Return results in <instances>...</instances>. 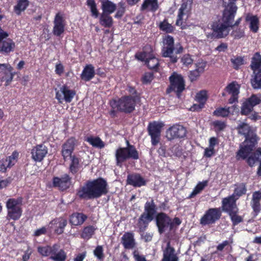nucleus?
<instances>
[{
	"label": "nucleus",
	"instance_id": "obj_1",
	"mask_svg": "<svg viewBox=\"0 0 261 261\" xmlns=\"http://www.w3.org/2000/svg\"><path fill=\"white\" fill-rule=\"evenodd\" d=\"M239 134L245 137L243 142L240 144L239 149L236 152L237 161L244 160L253 151L258 144L259 138L255 131L248 124L242 122L236 127Z\"/></svg>",
	"mask_w": 261,
	"mask_h": 261
},
{
	"label": "nucleus",
	"instance_id": "obj_2",
	"mask_svg": "<svg viewBox=\"0 0 261 261\" xmlns=\"http://www.w3.org/2000/svg\"><path fill=\"white\" fill-rule=\"evenodd\" d=\"M109 192L107 180L102 177L86 181L76 190V195L80 199L90 200L100 198Z\"/></svg>",
	"mask_w": 261,
	"mask_h": 261
},
{
	"label": "nucleus",
	"instance_id": "obj_3",
	"mask_svg": "<svg viewBox=\"0 0 261 261\" xmlns=\"http://www.w3.org/2000/svg\"><path fill=\"white\" fill-rule=\"evenodd\" d=\"M126 147H120L116 150L115 157L116 164L121 167L123 163L128 160H138L140 158L139 152L135 145L126 140Z\"/></svg>",
	"mask_w": 261,
	"mask_h": 261
},
{
	"label": "nucleus",
	"instance_id": "obj_4",
	"mask_svg": "<svg viewBox=\"0 0 261 261\" xmlns=\"http://www.w3.org/2000/svg\"><path fill=\"white\" fill-rule=\"evenodd\" d=\"M156 212V207L154 200L151 199L150 201H147L144 205V212L140 215L137 221L136 225L138 232L146 231L149 224L154 219Z\"/></svg>",
	"mask_w": 261,
	"mask_h": 261
},
{
	"label": "nucleus",
	"instance_id": "obj_5",
	"mask_svg": "<svg viewBox=\"0 0 261 261\" xmlns=\"http://www.w3.org/2000/svg\"><path fill=\"white\" fill-rule=\"evenodd\" d=\"M161 55L163 57L169 58L170 62L175 63L177 62V54L181 53L184 48L182 46L177 48L174 46V39L169 35H166L163 37Z\"/></svg>",
	"mask_w": 261,
	"mask_h": 261
},
{
	"label": "nucleus",
	"instance_id": "obj_6",
	"mask_svg": "<svg viewBox=\"0 0 261 261\" xmlns=\"http://www.w3.org/2000/svg\"><path fill=\"white\" fill-rule=\"evenodd\" d=\"M137 97L122 96L117 99H113L110 101V106L117 111L125 114H130L135 110Z\"/></svg>",
	"mask_w": 261,
	"mask_h": 261
},
{
	"label": "nucleus",
	"instance_id": "obj_7",
	"mask_svg": "<svg viewBox=\"0 0 261 261\" xmlns=\"http://www.w3.org/2000/svg\"><path fill=\"white\" fill-rule=\"evenodd\" d=\"M23 198L18 197L17 198H9L6 202L7 214L6 219L9 221L18 220L22 215Z\"/></svg>",
	"mask_w": 261,
	"mask_h": 261
},
{
	"label": "nucleus",
	"instance_id": "obj_8",
	"mask_svg": "<svg viewBox=\"0 0 261 261\" xmlns=\"http://www.w3.org/2000/svg\"><path fill=\"white\" fill-rule=\"evenodd\" d=\"M38 252L43 256H49L54 261H65L67 254L65 251L60 248V245L55 244L53 246L46 245L39 246Z\"/></svg>",
	"mask_w": 261,
	"mask_h": 261
},
{
	"label": "nucleus",
	"instance_id": "obj_9",
	"mask_svg": "<svg viewBox=\"0 0 261 261\" xmlns=\"http://www.w3.org/2000/svg\"><path fill=\"white\" fill-rule=\"evenodd\" d=\"M169 85L166 89L167 94L173 92L178 98L186 89V82L183 76L176 72H173L169 77Z\"/></svg>",
	"mask_w": 261,
	"mask_h": 261
},
{
	"label": "nucleus",
	"instance_id": "obj_10",
	"mask_svg": "<svg viewBox=\"0 0 261 261\" xmlns=\"http://www.w3.org/2000/svg\"><path fill=\"white\" fill-rule=\"evenodd\" d=\"M211 29L213 32L207 35V37L211 39L225 38L230 31L229 27L219 20L213 22Z\"/></svg>",
	"mask_w": 261,
	"mask_h": 261
},
{
	"label": "nucleus",
	"instance_id": "obj_11",
	"mask_svg": "<svg viewBox=\"0 0 261 261\" xmlns=\"http://www.w3.org/2000/svg\"><path fill=\"white\" fill-rule=\"evenodd\" d=\"M164 124L162 122L153 121L150 122L147 126L148 134L151 138L152 146L157 145L160 142L162 129Z\"/></svg>",
	"mask_w": 261,
	"mask_h": 261
},
{
	"label": "nucleus",
	"instance_id": "obj_12",
	"mask_svg": "<svg viewBox=\"0 0 261 261\" xmlns=\"http://www.w3.org/2000/svg\"><path fill=\"white\" fill-rule=\"evenodd\" d=\"M222 216L220 207L210 208L207 210L200 219V223L202 226L215 224L220 220Z\"/></svg>",
	"mask_w": 261,
	"mask_h": 261
},
{
	"label": "nucleus",
	"instance_id": "obj_13",
	"mask_svg": "<svg viewBox=\"0 0 261 261\" xmlns=\"http://www.w3.org/2000/svg\"><path fill=\"white\" fill-rule=\"evenodd\" d=\"M261 103V94H252L242 103L241 114L247 116L253 110V108Z\"/></svg>",
	"mask_w": 261,
	"mask_h": 261
},
{
	"label": "nucleus",
	"instance_id": "obj_14",
	"mask_svg": "<svg viewBox=\"0 0 261 261\" xmlns=\"http://www.w3.org/2000/svg\"><path fill=\"white\" fill-rule=\"evenodd\" d=\"M9 34L0 27V53L7 55L14 50L15 43L12 39L7 38Z\"/></svg>",
	"mask_w": 261,
	"mask_h": 261
},
{
	"label": "nucleus",
	"instance_id": "obj_15",
	"mask_svg": "<svg viewBox=\"0 0 261 261\" xmlns=\"http://www.w3.org/2000/svg\"><path fill=\"white\" fill-rule=\"evenodd\" d=\"M187 133L185 127L179 124H175L167 129L166 137L168 141H171L174 139L184 138Z\"/></svg>",
	"mask_w": 261,
	"mask_h": 261
},
{
	"label": "nucleus",
	"instance_id": "obj_16",
	"mask_svg": "<svg viewBox=\"0 0 261 261\" xmlns=\"http://www.w3.org/2000/svg\"><path fill=\"white\" fill-rule=\"evenodd\" d=\"M75 95V90L70 89L67 85H63L61 87L60 91L56 92V98L59 103H62L63 100L67 103H70Z\"/></svg>",
	"mask_w": 261,
	"mask_h": 261
},
{
	"label": "nucleus",
	"instance_id": "obj_17",
	"mask_svg": "<svg viewBox=\"0 0 261 261\" xmlns=\"http://www.w3.org/2000/svg\"><path fill=\"white\" fill-rule=\"evenodd\" d=\"M72 184V178L68 174L65 173L61 177L54 176L52 179V187L57 188L60 191L68 190Z\"/></svg>",
	"mask_w": 261,
	"mask_h": 261
},
{
	"label": "nucleus",
	"instance_id": "obj_18",
	"mask_svg": "<svg viewBox=\"0 0 261 261\" xmlns=\"http://www.w3.org/2000/svg\"><path fill=\"white\" fill-rule=\"evenodd\" d=\"M237 9L238 7L236 3L233 2L229 3L223 11L221 18L222 22L230 28L233 21Z\"/></svg>",
	"mask_w": 261,
	"mask_h": 261
},
{
	"label": "nucleus",
	"instance_id": "obj_19",
	"mask_svg": "<svg viewBox=\"0 0 261 261\" xmlns=\"http://www.w3.org/2000/svg\"><path fill=\"white\" fill-rule=\"evenodd\" d=\"M48 153L47 147L43 144H37L31 149L32 159L35 162H41Z\"/></svg>",
	"mask_w": 261,
	"mask_h": 261
},
{
	"label": "nucleus",
	"instance_id": "obj_20",
	"mask_svg": "<svg viewBox=\"0 0 261 261\" xmlns=\"http://www.w3.org/2000/svg\"><path fill=\"white\" fill-rule=\"evenodd\" d=\"M54 27L53 33L57 36H60L65 31L66 21L64 18L63 14L61 12L57 13L54 20Z\"/></svg>",
	"mask_w": 261,
	"mask_h": 261
},
{
	"label": "nucleus",
	"instance_id": "obj_21",
	"mask_svg": "<svg viewBox=\"0 0 261 261\" xmlns=\"http://www.w3.org/2000/svg\"><path fill=\"white\" fill-rule=\"evenodd\" d=\"M155 221L160 234L163 233L168 227H170V217L164 212H160L156 215Z\"/></svg>",
	"mask_w": 261,
	"mask_h": 261
},
{
	"label": "nucleus",
	"instance_id": "obj_22",
	"mask_svg": "<svg viewBox=\"0 0 261 261\" xmlns=\"http://www.w3.org/2000/svg\"><path fill=\"white\" fill-rule=\"evenodd\" d=\"M240 89V85L236 81L232 82L225 88L224 91L231 95V97L228 99L229 103L232 104L238 102Z\"/></svg>",
	"mask_w": 261,
	"mask_h": 261
},
{
	"label": "nucleus",
	"instance_id": "obj_23",
	"mask_svg": "<svg viewBox=\"0 0 261 261\" xmlns=\"http://www.w3.org/2000/svg\"><path fill=\"white\" fill-rule=\"evenodd\" d=\"M238 199V197H234L233 195L224 198L222 200V210L227 214L237 211L239 209L236 203Z\"/></svg>",
	"mask_w": 261,
	"mask_h": 261
},
{
	"label": "nucleus",
	"instance_id": "obj_24",
	"mask_svg": "<svg viewBox=\"0 0 261 261\" xmlns=\"http://www.w3.org/2000/svg\"><path fill=\"white\" fill-rule=\"evenodd\" d=\"M18 155V152L17 151H14L11 155L1 159L0 160V172L5 173L8 168H10L14 165Z\"/></svg>",
	"mask_w": 261,
	"mask_h": 261
},
{
	"label": "nucleus",
	"instance_id": "obj_25",
	"mask_svg": "<svg viewBox=\"0 0 261 261\" xmlns=\"http://www.w3.org/2000/svg\"><path fill=\"white\" fill-rule=\"evenodd\" d=\"M146 183L147 181L139 173H131L127 176L126 184L128 185L139 188L146 186Z\"/></svg>",
	"mask_w": 261,
	"mask_h": 261
},
{
	"label": "nucleus",
	"instance_id": "obj_26",
	"mask_svg": "<svg viewBox=\"0 0 261 261\" xmlns=\"http://www.w3.org/2000/svg\"><path fill=\"white\" fill-rule=\"evenodd\" d=\"M75 145V139L73 137L69 138L62 145L61 153L65 161H66L68 157L71 158V156H72V153L74 150Z\"/></svg>",
	"mask_w": 261,
	"mask_h": 261
},
{
	"label": "nucleus",
	"instance_id": "obj_27",
	"mask_svg": "<svg viewBox=\"0 0 261 261\" xmlns=\"http://www.w3.org/2000/svg\"><path fill=\"white\" fill-rule=\"evenodd\" d=\"M67 224V220L63 217L56 218L49 222L51 228L58 234H61L64 232L65 227Z\"/></svg>",
	"mask_w": 261,
	"mask_h": 261
},
{
	"label": "nucleus",
	"instance_id": "obj_28",
	"mask_svg": "<svg viewBox=\"0 0 261 261\" xmlns=\"http://www.w3.org/2000/svg\"><path fill=\"white\" fill-rule=\"evenodd\" d=\"M121 243L126 250L134 248L136 243L134 233L130 231L125 232L121 238Z\"/></svg>",
	"mask_w": 261,
	"mask_h": 261
},
{
	"label": "nucleus",
	"instance_id": "obj_29",
	"mask_svg": "<svg viewBox=\"0 0 261 261\" xmlns=\"http://www.w3.org/2000/svg\"><path fill=\"white\" fill-rule=\"evenodd\" d=\"M179 258L175 253V249L171 246L170 243L168 242L166 247L163 250V257L162 261H178Z\"/></svg>",
	"mask_w": 261,
	"mask_h": 261
},
{
	"label": "nucleus",
	"instance_id": "obj_30",
	"mask_svg": "<svg viewBox=\"0 0 261 261\" xmlns=\"http://www.w3.org/2000/svg\"><path fill=\"white\" fill-rule=\"evenodd\" d=\"M87 216L83 213H73L70 216L69 222L72 225H81L87 219Z\"/></svg>",
	"mask_w": 261,
	"mask_h": 261
},
{
	"label": "nucleus",
	"instance_id": "obj_31",
	"mask_svg": "<svg viewBox=\"0 0 261 261\" xmlns=\"http://www.w3.org/2000/svg\"><path fill=\"white\" fill-rule=\"evenodd\" d=\"M95 72L94 67L92 64L86 65L81 74V78L85 82L91 80L95 76Z\"/></svg>",
	"mask_w": 261,
	"mask_h": 261
},
{
	"label": "nucleus",
	"instance_id": "obj_32",
	"mask_svg": "<svg viewBox=\"0 0 261 261\" xmlns=\"http://www.w3.org/2000/svg\"><path fill=\"white\" fill-rule=\"evenodd\" d=\"M159 7L158 0H144L141 6L140 10L155 12Z\"/></svg>",
	"mask_w": 261,
	"mask_h": 261
},
{
	"label": "nucleus",
	"instance_id": "obj_33",
	"mask_svg": "<svg viewBox=\"0 0 261 261\" xmlns=\"http://www.w3.org/2000/svg\"><path fill=\"white\" fill-rule=\"evenodd\" d=\"M70 163L69 167V172L73 175L76 174L82 165L81 163V160L75 155L71 156Z\"/></svg>",
	"mask_w": 261,
	"mask_h": 261
},
{
	"label": "nucleus",
	"instance_id": "obj_34",
	"mask_svg": "<svg viewBox=\"0 0 261 261\" xmlns=\"http://www.w3.org/2000/svg\"><path fill=\"white\" fill-rule=\"evenodd\" d=\"M102 13L111 14L117 9L116 4L110 0H99Z\"/></svg>",
	"mask_w": 261,
	"mask_h": 261
},
{
	"label": "nucleus",
	"instance_id": "obj_35",
	"mask_svg": "<svg viewBox=\"0 0 261 261\" xmlns=\"http://www.w3.org/2000/svg\"><path fill=\"white\" fill-rule=\"evenodd\" d=\"M111 14L102 13L99 17V23L106 28H111L114 23V21Z\"/></svg>",
	"mask_w": 261,
	"mask_h": 261
},
{
	"label": "nucleus",
	"instance_id": "obj_36",
	"mask_svg": "<svg viewBox=\"0 0 261 261\" xmlns=\"http://www.w3.org/2000/svg\"><path fill=\"white\" fill-rule=\"evenodd\" d=\"M246 22H250L249 28L253 33H256L259 29V19L256 15H248L246 18Z\"/></svg>",
	"mask_w": 261,
	"mask_h": 261
},
{
	"label": "nucleus",
	"instance_id": "obj_37",
	"mask_svg": "<svg viewBox=\"0 0 261 261\" xmlns=\"http://www.w3.org/2000/svg\"><path fill=\"white\" fill-rule=\"evenodd\" d=\"M250 67L253 72L261 69V55L259 52H256L253 55Z\"/></svg>",
	"mask_w": 261,
	"mask_h": 261
},
{
	"label": "nucleus",
	"instance_id": "obj_38",
	"mask_svg": "<svg viewBox=\"0 0 261 261\" xmlns=\"http://www.w3.org/2000/svg\"><path fill=\"white\" fill-rule=\"evenodd\" d=\"M145 64L150 69L158 72L159 69V60L152 55H150L148 59L145 61Z\"/></svg>",
	"mask_w": 261,
	"mask_h": 261
},
{
	"label": "nucleus",
	"instance_id": "obj_39",
	"mask_svg": "<svg viewBox=\"0 0 261 261\" xmlns=\"http://www.w3.org/2000/svg\"><path fill=\"white\" fill-rule=\"evenodd\" d=\"M85 140L88 142L90 145H91L94 147L101 149L103 148L105 146V143L98 136L88 137L85 139Z\"/></svg>",
	"mask_w": 261,
	"mask_h": 261
},
{
	"label": "nucleus",
	"instance_id": "obj_40",
	"mask_svg": "<svg viewBox=\"0 0 261 261\" xmlns=\"http://www.w3.org/2000/svg\"><path fill=\"white\" fill-rule=\"evenodd\" d=\"M29 0H17L16 5L14 7V11L18 15L24 11L29 6Z\"/></svg>",
	"mask_w": 261,
	"mask_h": 261
},
{
	"label": "nucleus",
	"instance_id": "obj_41",
	"mask_svg": "<svg viewBox=\"0 0 261 261\" xmlns=\"http://www.w3.org/2000/svg\"><path fill=\"white\" fill-rule=\"evenodd\" d=\"M253 77L251 80V84L254 89H261V69L253 72Z\"/></svg>",
	"mask_w": 261,
	"mask_h": 261
},
{
	"label": "nucleus",
	"instance_id": "obj_42",
	"mask_svg": "<svg viewBox=\"0 0 261 261\" xmlns=\"http://www.w3.org/2000/svg\"><path fill=\"white\" fill-rule=\"evenodd\" d=\"M158 27L161 31L167 34L172 33L175 30L174 27L169 23L167 19L166 18L163 21L160 22Z\"/></svg>",
	"mask_w": 261,
	"mask_h": 261
},
{
	"label": "nucleus",
	"instance_id": "obj_43",
	"mask_svg": "<svg viewBox=\"0 0 261 261\" xmlns=\"http://www.w3.org/2000/svg\"><path fill=\"white\" fill-rule=\"evenodd\" d=\"M96 229V228L92 225L85 227L81 234V238L85 240L91 239L94 234Z\"/></svg>",
	"mask_w": 261,
	"mask_h": 261
},
{
	"label": "nucleus",
	"instance_id": "obj_44",
	"mask_svg": "<svg viewBox=\"0 0 261 261\" xmlns=\"http://www.w3.org/2000/svg\"><path fill=\"white\" fill-rule=\"evenodd\" d=\"M208 185V180H203L202 181L199 182L194 188L192 192L188 196V198H192L195 197L198 194L201 193V192Z\"/></svg>",
	"mask_w": 261,
	"mask_h": 261
},
{
	"label": "nucleus",
	"instance_id": "obj_45",
	"mask_svg": "<svg viewBox=\"0 0 261 261\" xmlns=\"http://www.w3.org/2000/svg\"><path fill=\"white\" fill-rule=\"evenodd\" d=\"M238 213L239 209L228 214L233 226L237 225L243 221V218L239 215Z\"/></svg>",
	"mask_w": 261,
	"mask_h": 261
},
{
	"label": "nucleus",
	"instance_id": "obj_46",
	"mask_svg": "<svg viewBox=\"0 0 261 261\" xmlns=\"http://www.w3.org/2000/svg\"><path fill=\"white\" fill-rule=\"evenodd\" d=\"M4 75L2 77L1 81L5 82V85L6 86H9L14 78V76L16 74V72H13V70L11 71H8L7 70H5L3 72Z\"/></svg>",
	"mask_w": 261,
	"mask_h": 261
},
{
	"label": "nucleus",
	"instance_id": "obj_47",
	"mask_svg": "<svg viewBox=\"0 0 261 261\" xmlns=\"http://www.w3.org/2000/svg\"><path fill=\"white\" fill-rule=\"evenodd\" d=\"M233 68L236 70L240 69V67L245 64L244 57L241 56H234L230 59Z\"/></svg>",
	"mask_w": 261,
	"mask_h": 261
},
{
	"label": "nucleus",
	"instance_id": "obj_48",
	"mask_svg": "<svg viewBox=\"0 0 261 261\" xmlns=\"http://www.w3.org/2000/svg\"><path fill=\"white\" fill-rule=\"evenodd\" d=\"M247 189L246 185L244 183H241L238 185L234 190V192L232 195H233L234 197H238V198L246 194Z\"/></svg>",
	"mask_w": 261,
	"mask_h": 261
},
{
	"label": "nucleus",
	"instance_id": "obj_49",
	"mask_svg": "<svg viewBox=\"0 0 261 261\" xmlns=\"http://www.w3.org/2000/svg\"><path fill=\"white\" fill-rule=\"evenodd\" d=\"M87 4L90 9L91 16L95 18L99 16V12L97 9L95 0H87Z\"/></svg>",
	"mask_w": 261,
	"mask_h": 261
},
{
	"label": "nucleus",
	"instance_id": "obj_50",
	"mask_svg": "<svg viewBox=\"0 0 261 261\" xmlns=\"http://www.w3.org/2000/svg\"><path fill=\"white\" fill-rule=\"evenodd\" d=\"M204 71V67H199L194 70H192L190 72L189 77L191 82H194L196 81L197 78L200 76L201 73Z\"/></svg>",
	"mask_w": 261,
	"mask_h": 261
},
{
	"label": "nucleus",
	"instance_id": "obj_51",
	"mask_svg": "<svg viewBox=\"0 0 261 261\" xmlns=\"http://www.w3.org/2000/svg\"><path fill=\"white\" fill-rule=\"evenodd\" d=\"M195 100L198 103H201L205 105L207 100L206 91L205 90H201L197 93L195 96Z\"/></svg>",
	"mask_w": 261,
	"mask_h": 261
},
{
	"label": "nucleus",
	"instance_id": "obj_52",
	"mask_svg": "<svg viewBox=\"0 0 261 261\" xmlns=\"http://www.w3.org/2000/svg\"><path fill=\"white\" fill-rule=\"evenodd\" d=\"M118 8L114 15V17L117 19H120L125 12V3L121 1L118 3Z\"/></svg>",
	"mask_w": 261,
	"mask_h": 261
},
{
	"label": "nucleus",
	"instance_id": "obj_53",
	"mask_svg": "<svg viewBox=\"0 0 261 261\" xmlns=\"http://www.w3.org/2000/svg\"><path fill=\"white\" fill-rule=\"evenodd\" d=\"M223 249L227 253L231 251L232 247L229 241L225 240L217 246V250L218 251H222Z\"/></svg>",
	"mask_w": 261,
	"mask_h": 261
},
{
	"label": "nucleus",
	"instance_id": "obj_54",
	"mask_svg": "<svg viewBox=\"0 0 261 261\" xmlns=\"http://www.w3.org/2000/svg\"><path fill=\"white\" fill-rule=\"evenodd\" d=\"M93 254L98 260H103L104 259L105 254L102 246H97L93 251Z\"/></svg>",
	"mask_w": 261,
	"mask_h": 261
},
{
	"label": "nucleus",
	"instance_id": "obj_55",
	"mask_svg": "<svg viewBox=\"0 0 261 261\" xmlns=\"http://www.w3.org/2000/svg\"><path fill=\"white\" fill-rule=\"evenodd\" d=\"M213 114L217 117H227L229 114V109L225 108H217L214 111Z\"/></svg>",
	"mask_w": 261,
	"mask_h": 261
},
{
	"label": "nucleus",
	"instance_id": "obj_56",
	"mask_svg": "<svg viewBox=\"0 0 261 261\" xmlns=\"http://www.w3.org/2000/svg\"><path fill=\"white\" fill-rule=\"evenodd\" d=\"M244 160H246L247 164L251 167H254L256 163L259 161L257 158V156H255V155H253L251 152Z\"/></svg>",
	"mask_w": 261,
	"mask_h": 261
},
{
	"label": "nucleus",
	"instance_id": "obj_57",
	"mask_svg": "<svg viewBox=\"0 0 261 261\" xmlns=\"http://www.w3.org/2000/svg\"><path fill=\"white\" fill-rule=\"evenodd\" d=\"M126 90L129 93V95H128L127 96H131L134 97H137V101L139 102L141 99L140 95V94L137 92L136 88L134 87H133L130 85H128L127 86Z\"/></svg>",
	"mask_w": 261,
	"mask_h": 261
},
{
	"label": "nucleus",
	"instance_id": "obj_58",
	"mask_svg": "<svg viewBox=\"0 0 261 261\" xmlns=\"http://www.w3.org/2000/svg\"><path fill=\"white\" fill-rule=\"evenodd\" d=\"M251 206L253 209V214L254 216H256L260 212L261 204L260 201H251Z\"/></svg>",
	"mask_w": 261,
	"mask_h": 261
},
{
	"label": "nucleus",
	"instance_id": "obj_59",
	"mask_svg": "<svg viewBox=\"0 0 261 261\" xmlns=\"http://www.w3.org/2000/svg\"><path fill=\"white\" fill-rule=\"evenodd\" d=\"M213 125L216 132H221L226 126V123L224 122L219 120L214 121L213 122Z\"/></svg>",
	"mask_w": 261,
	"mask_h": 261
},
{
	"label": "nucleus",
	"instance_id": "obj_60",
	"mask_svg": "<svg viewBox=\"0 0 261 261\" xmlns=\"http://www.w3.org/2000/svg\"><path fill=\"white\" fill-rule=\"evenodd\" d=\"M154 77L153 73L146 72L142 76L141 81L144 84H147L151 82Z\"/></svg>",
	"mask_w": 261,
	"mask_h": 261
},
{
	"label": "nucleus",
	"instance_id": "obj_61",
	"mask_svg": "<svg viewBox=\"0 0 261 261\" xmlns=\"http://www.w3.org/2000/svg\"><path fill=\"white\" fill-rule=\"evenodd\" d=\"M193 59L189 54H186L181 59V62L183 65L188 66L193 63Z\"/></svg>",
	"mask_w": 261,
	"mask_h": 261
},
{
	"label": "nucleus",
	"instance_id": "obj_62",
	"mask_svg": "<svg viewBox=\"0 0 261 261\" xmlns=\"http://www.w3.org/2000/svg\"><path fill=\"white\" fill-rule=\"evenodd\" d=\"M141 236V238L145 242H149L151 241L153 237V234L150 232H138Z\"/></svg>",
	"mask_w": 261,
	"mask_h": 261
},
{
	"label": "nucleus",
	"instance_id": "obj_63",
	"mask_svg": "<svg viewBox=\"0 0 261 261\" xmlns=\"http://www.w3.org/2000/svg\"><path fill=\"white\" fill-rule=\"evenodd\" d=\"M232 35L233 36L235 39H240L244 36V31L241 28H237L232 32Z\"/></svg>",
	"mask_w": 261,
	"mask_h": 261
},
{
	"label": "nucleus",
	"instance_id": "obj_64",
	"mask_svg": "<svg viewBox=\"0 0 261 261\" xmlns=\"http://www.w3.org/2000/svg\"><path fill=\"white\" fill-rule=\"evenodd\" d=\"M135 57L136 59L145 62L146 59H148L147 54L145 51H138L135 54Z\"/></svg>",
	"mask_w": 261,
	"mask_h": 261
}]
</instances>
